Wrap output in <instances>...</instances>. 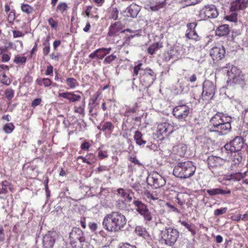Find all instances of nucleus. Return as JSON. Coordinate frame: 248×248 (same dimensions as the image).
Wrapping results in <instances>:
<instances>
[{
    "instance_id": "nucleus-1",
    "label": "nucleus",
    "mask_w": 248,
    "mask_h": 248,
    "mask_svg": "<svg viewBox=\"0 0 248 248\" xmlns=\"http://www.w3.org/2000/svg\"><path fill=\"white\" fill-rule=\"evenodd\" d=\"M210 132L217 133L219 135H226L232 129V118L222 112H217L210 121Z\"/></svg>"
},
{
    "instance_id": "nucleus-2",
    "label": "nucleus",
    "mask_w": 248,
    "mask_h": 248,
    "mask_svg": "<svg viewBox=\"0 0 248 248\" xmlns=\"http://www.w3.org/2000/svg\"><path fill=\"white\" fill-rule=\"evenodd\" d=\"M126 217L118 211L112 212L107 214L104 218V228L110 232L121 231L126 224Z\"/></svg>"
},
{
    "instance_id": "nucleus-3",
    "label": "nucleus",
    "mask_w": 248,
    "mask_h": 248,
    "mask_svg": "<svg viewBox=\"0 0 248 248\" xmlns=\"http://www.w3.org/2000/svg\"><path fill=\"white\" fill-rule=\"evenodd\" d=\"M196 167L191 161L178 163L173 169V174L180 179H187L192 176Z\"/></svg>"
},
{
    "instance_id": "nucleus-4",
    "label": "nucleus",
    "mask_w": 248,
    "mask_h": 248,
    "mask_svg": "<svg viewBox=\"0 0 248 248\" xmlns=\"http://www.w3.org/2000/svg\"><path fill=\"white\" fill-rule=\"evenodd\" d=\"M222 69L226 73L228 77L227 85L228 86H233L237 83H240L243 80V75L241 70L236 66L228 63L223 67Z\"/></svg>"
},
{
    "instance_id": "nucleus-5",
    "label": "nucleus",
    "mask_w": 248,
    "mask_h": 248,
    "mask_svg": "<svg viewBox=\"0 0 248 248\" xmlns=\"http://www.w3.org/2000/svg\"><path fill=\"white\" fill-rule=\"evenodd\" d=\"M160 241L169 247H172L176 242L179 237V231L172 227H165L161 231Z\"/></svg>"
},
{
    "instance_id": "nucleus-6",
    "label": "nucleus",
    "mask_w": 248,
    "mask_h": 248,
    "mask_svg": "<svg viewBox=\"0 0 248 248\" xmlns=\"http://www.w3.org/2000/svg\"><path fill=\"white\" fill-rule=\"evenodd\" d=\"M245 148L246 147L243 138L236 136L229 143H226L223 148H221V151L227 153V156H231L232 153L239 152Z\"/></svg>"
},
{
    "instance_id": "nucleus-7",
    "label": "nucleus",
    "mask_w": 248,
    "mask_h": 248,
    "mask_svg": "<svg viewBox=\"0 0 248 248\" xmlns=\"http://www.w3.org/2000/svg\"><path fill=\"white\" fill-rule=\"evenodd\" d=\"M217 91L216 84L210 80H205L202 84V92L200 95L199 99L202 98L203 100L211 99L213 98Z\"/></svg>"
},
{
    "instance_id": "nucleus-8",
    "label": "nucleus",
    "mask_w": 248,
    "mask_h": 248,
    "mask_svg": "<svg viewBox=\"0 0 248 248\" xmlns=\"http://www.w3.org/2000/svg\"><path fill=\"white\" fill-rule=\"evenodd\" d=\"M69 238L73 247H80L84 241V232L79 228H74L70 233Z\"/></svg>"
},
{
    "instance_id": "nucleus-9",
    "label": "nucleus",
    "mask_w": 248,
    "mask_h": 248,
    "mask_svg": "<svg viewBox=\"0 0 248 248\" xmlns=\"http://www.w3.org/2000/svg\"><path fill=\"white\" fill-rule=\"evenodd\" d=\"M141 72L140 82L146 87L150 86L156 79V74L150 68H146Z\"/></svg>"
},
{
    "instance_id": "nucleus-10",
    "label": "nucleus",
    "mask_w": 248,
    "mask_h": 248,
    "mask_svg": "<svg viewBox=\"0 0 248 248\" xmlns=\"http://www.w3.org/2000/svg\"><path fill=\"white\" fill-rule=\"evenodd\" d=\"M190 113L189 107L185 104H180L175 107L172 111L173 115L179 121H186Z\"/></svg>"
},
{
    "instance_id": "nucleus-11",
    "label": "nucleus",
    "mask_w": 248,
    "mask_h": 248,
    "mask_svg": "<svg viewBox=\"0 0 248 248\" xmlns=\"http://www.w3.org/2000/svg\"><path fill=\"white\" fill-rule=\"evenodd\" d=\"M147 182L149 185L155 188L161 187L166 184V180L164 177L156 171L153 172L147 178Z\"/></svg>"
},
{
    "instance_id": "nucleus-12",
    "label": "nucleus",
    "mask_w": 248,
    "mask_h": 248,
    "mask_svg": "<svg viewBox=\"0 0 248 248\" xmlns=\"http://www.w3.org/2000/svg\"><path fill=\"white\" fill-rule=\"evenodd\" d=\"M218 15L217 8L213 5L204 6L199 12V16L202 19L210 18H216Z\"/></svg>"
},
{
    "instance_id": "nucleus-13",
    "label": "nucleus",
    "mask_w": 248,
    "mask_h": 248,
    "mask_svg": "<svg viewBox=\"0 0 248 248\" xmlns=\"http://www.w3.org/2000/svg\"><path fill=\"white\" fill-rule=\"evenodd\" d=\"M226 161V158H222L213 155L209 156L207 160L209 169L213 173L217 175L218 173L216 171V169L222 166Z\"/></svg>"
},
{
    "instance_id": "nucleus-14",
    "label": "nucleus",
    "mask_w": 248,
    "mask_h": 248,
    "mask_svg": "<svg viewBox=\"0 0 248 248\" xmlns=\"http://www.w3.org/2000/svg\"><path fill=\"white\" fill-rule=\"evenodd\" d=\"M100 95V93L97 92L90 99L88 108L89 114L93 117L97 115V109L99 108V103L98 98Z\"/></svg>"
},
{
    "instance_id": "nucleus-15",
    "label": "nucleus",
    "mask_w": 248,
    "mask_h": 248,
    "mask_svg": "<svg viewBox=\"0 0 248 248\" xmlns=\"http://www.w3.org/2000/svg\"><path fill=\"white\" fill-rule=\"evenodd\" d=\"M173 131V126L168 123H163L158 125L157 128V137L162 136L161 139L167 137Z\"/></svg>"
},
{
    "instance_id": "nucleus-16",
    "label": "nucleus",
    "mask_w": 248,
    "mask_h": 248,
    "mask_svg": "<svg viewBox=\"0 0 248 248\" xmlns=\"http://www.w3.org/2000/svg\"><path fill=\"white\" fill-rule=\"evenodd\" d=\"M226 51L223 46H214L210 50V55L213 60H222L225 56Z\"/></svg>"
},
{
    "instance_id": "nucleus-17",
    "label": "nucleus",
    "mask_w": 248,
    "mask_h": 248,
    "mask_svg": "<svg viewBox=\"0 0 248 248\" xmlns=\"http://www.w3.org/2000/svg\"><path fill=\"white\" fill-rule=\"evenodd\" d=\"M154 37V41L156 42L151 45L148 48L147 52L151 55L154 54L156 51L163 47L162 43L159 41L163 37V34L160 33L159 35L153 34Z\"/></svg>"
},
{
    "instance_id": "nucleus-18",
    "label": "nucleus",
    "mask_w": 248,
    "mask_h": 248,
    "mask_svg": "<svg viewBox=\"0 0 248 248\" xmlns=\"http://www.w3.org/2000/svg\"><path fill=\"white\" fill-rule=\"evenodd\" d=\"M111 49V47L99 48L91 53L89 57L92 59L96 58V59L102 60L105 56L110 53Z\"/></svg>"
},
{
    "instance_id": "nucleus-19",
    "label": "nucleus",
    "mask_w": 248,
    "mask_h": 248,
    "mask_svg": "<svg viewBox=\"0 0 248 248\" xmlns=\"http://www.w3.org/2000/svg\"><path fill=\"white\" fill-rule=\"evenodd\" d=\"M140 10V7L136 4L133 3L130 5L121 14L124 17H135L137 16Z\"/></svg>"
},
{
    "instance_id": "nucleus-20",
    "label": "nucleus",
    "mask_w": 248,
    "mask_h": 248,
    "mask_svg": "<svg viewBox=\"0 0 248 248\" xmlns=\"http://www.w3.org/2000/svg\"><path fill=\"white\" fill-rule=\"evenodd\" d=\"M55 232H48L43 238V244L46 248H50L53 247L55 241L54 235Z\"/></svg>"
},
{
    "instance_id": "nucleus-21",
    "label": "nucleus",
    "mask_w": 248,
    "mask_h": 248,
    "mask_svg": "<svg viewBox=\"0 0 248 248\" xmlns=\"http://www.w3.org/2000/svg\"><path fill=\"white\" fill-rule=\"evenodd\" d=\"M58 97L66 99L70 103L79 101L81 99V96L77 95L73 92L59 93Z\"/></svg>"
},
{
    "instance_id": "nucleus-22",
    "label": "nucleus",
    "mask_w": 248,
    "mask_h": 248,
    "mask_svg": "<svg viewBox=\"0 0 248 248\" xmlns=\"http://www.w3.org/2000/svg\"><path fill=\"white\" fill-rule=\"evenodd\" d=\"M206 192L210 196H216L217 195H224L231 193V190L229 189H224L220 187L213 188L208 189Z\"/></svg>"
},
{
    "instance_id": "nucleus-23",
    "label": "nucleus",
    "mask_w": 248,
    "mask_h": 248,
    "mask_svg": "<svg viewBox=\"0 0 248 248\" xmlns=\"http://www.w3.org/2000/svg\"><path fill=\"white\" fill-rule=\"evenodd\" d=\"M133 204L136 211L140 215L148 208L147 205L136 197L133 198Z\"/></svg>"
},
{
    "instance_id": "nucleus-24",
    "label": "nucleus",
    "mask_w": 248,
    "mask_h": 248,
    "mask_svg": "<svg viewBox=\"0 0 248 248\" xmlns=\"http://www.w3.org/2000/svg\"><path fill=\"white\" fill-rule=\"evenodd\" d=\"M125 26L121 21H115L109 27V31H131L128 29H124Z\"/></svg>"
},
{
    "instance_id": "nucleus-25",
    "label": "nucleus",
    "mask_w": 248,
    "mask_h": 248,
    "mask_svg": "<svg viewBox=\"0 0 248 248\" xmlns=\"http://www.w3.org/2000/svg\"><path fill=\"white\" fill-rule=\"evenodd\" d=\"M114 128L113 124L110 122H102L98 127V128L101 129L104 132H108V133H111Z\"/></svg>"
},
{
    "instance_id": "nucleus-26",
    "label": "nucleus",
    "mask_w": 248,
    "mask_h": 248,
    "mask_svg": "<svg viewBox=\"0 0 248 248\" xmlns=\"http://www.w3.org/2000/svg\"><path fill=\"white\" fill-rule=\"evenodd\" d=\"M155 211H154L153 212H151L149 211L148 208L141 215L143 218L144 219L146 222H151L153 220V218H154L155 219V221H156V217L155 216L156 215V214H155Z\"/></svg>"
},
{
    "instance_id": "nucleus-27",
    "label": "nucleus",
    "mask_w": 248,
    "mask_h": 248,
    "mask_svg": "<svg viewBox=\"0 0 248 248\" xmlns=\"http://www.w3.org/2000/svg\"><path fill=\"white\" fill-rule=\"evenodd\" d=\"M245 4L242 0H236L231 4L230 10L231 11H237L244 7Z\"/></svg>"
},
{
    "instance_id": "nucleus-28",
    "label": "nucleus",
    "mask_w": 248,
    "mask_h": 248,
    "mask_svg": "<svg viewBox=\"0 0 248 248\" xmlns=\"http://www.w3.org/2000/svg\"><path fill=\"white\" fill-rule=\"evenodd\" d=\"M143 135L139 130L135 132L134 139L137 144L140 146H143L146 143L147 141L142 139Z\"/></svg>"
},
{
    "instance_id": "nucleus-29",
    "label": "nucleus",
    "mask_w": 248,
    "mask_h": 248,
    "mask_svg": "<svg viewBox=\"0 0 248 248\" xmlns=\"http://www.w3.org/2000/svg\"><path fill=\"white\" fill-rule=\"evenodd\" d=\"M97 8L93 6H88L86 9L83 12V14H85L88 17H93L97 16Z\"/></svg>"
},
{
    "instance_id": "nucleus-30",
    "label": "nucleus",
    "mask_w": 248,
    "mask_h": 248,
    "mask_svg": "<svg viewBox=\"0 0 248 248\" xmlns=\"http://www.w3.org/2000/svg\"><path fill=\"white\" fill-rule=\"evenodd\" d=\"M243 177V174L241 172H236L231 174L224 177V179L226 180H233L234 181H239Z\"/></svg>"
},
{
    "instance_id": "nucleus-31",
    "label": "nucleus",
    "mask_w": 248,
    "mask_h": 248,
    "mask_svg": "<svg viewBox=\"0 0 248 248\" xmlns=\"http://www.w3.org/2000/svg\"><path fill=\"white\" fill-rule=\"evenodd\" d=\"M119 10L116 7H111L108 9V17L114 20L118 19L119 15Z\"/></svg>"
},
{
    "instance_id": "nucleus-32",
    "label": "nucleus",
    "mask_w": 248,
    "mask_h": 248,
    "mask_svg": "<svg viewBox=\"0 0 248 248\" xmlns=\"http://www.w3.org/2000/svg\"><path fill=\"white\" fill-rule=\"evenodd\" d=\"M175 148L177 154L180 156H184L187 150V146L184 143H179Z\"/></svg>"
},
{
    "instance_id": "nucleus-33",
    "label": "nucleus",
    "mask_w": 248,
    "mask_h": 248,
    "mask_svg": "<svg viewBox=\"0 0 248 248\" xmlns=\"http://www.w3.org/2000/svg\"><path fill=\"white\" fill-rule=\"evenodd\" d=\"M135 232L138 235L142 236L144 238H146V236H148L147 231L146 229L142 226H137L135 229Z\"/></svg>"
},
{
    "instance_id": "nucleus-34",
    "label": "nucleus",
    "mask_w": 248,
    "mask_h": 248,
    "mask_svg": "<svg viewBox=\"0 0 248 248\" xmlns=\"http://www.w3.org/2000/svg\"><path fill=\"white\" fill-rule=\"evenodd\" d=\"M181 224L185 227L189 232H191L192 236H194L196 233L195 226L194 224H189L186 221H181Z\"/></svg>"
},
{
    "instance_id": "nucleus-35",
    "label": "nucleus",
    "mask_w": 248,
    "mask_h": 248,
    "mask_svg": "<svg viewBox=\"0 0 248 248\" xmlns=\"http://www.w3.org/2000/svg\"><path fill=\"white\" fill-rule=\"evenodd\" d=\"M38 84L40 85H44L45 87H48L52 84L51 80L48 78H38L36 80Z\"/></svg>"
},
{
    "instance_id": "nucleus-36",
    "label": "nucleus",
    "mask_w": 248,
    "mask_h": 248,
    "mask_svg": "<svg viewBox=\"0 0 248 248\" xmlns=\"http://www.w3.org/2000/svg\"><path fill=\"white\" fill-rule=\"evenodd\" d=\"M117 194L120 196L121 198H122L125 201L126 200V196H128V192H131V190L120 188L117 190Z\"/></svg>"
},
{
    "instance_id": "nucleus-37",
    "label": "nucleus",
    "mask_w": 248,
    "mask_h": 248,
    "mask_svg": "<svg viewBox=\"0 0 248 248\" xmlns=\"http://www.w3.org/2000/svg\"><path fill=\"white\" fill-rule=\"evenodd\" d=\"M21 9L23 13L27 15H30L32 13L33 11V7L28 4H22L21 6Z\"/></svg>"
},
{
    "instance_id": "nucleus-38",
    "label": "nucleus",
    "mask_w": 248,
    "mask_h": 248,
    "mask_svg": "<svg viewBox=\"0 0 248 248\" xmlns=\"http://www.w3.org/2000/svg\"><path fill=\"white\" fill-rule=\"evenodd\" d=\"M175 90L176 94H181L185 90V86L184 83L178 81L175 86Z\"/></svg>"
},
{
    "instance_id": "nucleus-39",
    "label": "nucleus",
    "mask_w": 248,
    "mask_h": 248,
    "mask_svg": "<svg viewBox=\"0 0 248 248\" xmlns=\"http://www.w3.org/2000/svg\"><path fill=\"white\" fill-rule=\"evenodd\" d=\"M66 81L67 85L71 89L75 88L78 85L77 80L74 78H68Z\"/></svg>"
},
{
    "instance_id": "nucleus-40",
    "label": "nucleus",
    "mask_w": 248,
    "mask_h": 248,
    "mask_svg": "<svg viewBox=\"0 0 248 248\" xmlns=\"http://www.w3.org/2000/svg\"><path fill=\"white\" fill-rule=\"evenodd\" d=\"M68 8L67 4L64 2H60L57 5L56 11L62 14Z\"/></svg>"
},
{
    "instance_id": "nucleus-41",
    "label": "nucleus",
    "mask_w": 248,
    "mask_h": 248,
    "mask_svg": "<svg viewBox=\"0 0 248 248\" xmlns=\"http://www.w3.org/2000/svg\"><path fill=\"white\" fill-rule=\"evenodd\" d=\"M186 36L189 39L193 40L196 41L199 40L200 38L197 32H187L186 34Z\"/></svg>"
},
{
    "instance_id": "nucleus-42",
    "label": "nucleus",
    "mask_w": 248,
    "mask_h": 248,
    "mask_svg": "<svg viewBox=\"0 0 248 248\" xmlns=\"http://www.w3.org/2000/svg\"><path fill=\"white\" fill-rule=\"evenodd\" d=\"M7 14V20L10 23H13L16 19V11L12 9Z\"/></svg>"
},
{
    "instance_id": "nucleus-43",
    "label": "nucleus",
    "mask_w": 248,
    "mask_h": 248,
    "mask_svg": "<svg viewBox=\"0 0 248 248\" xmlns=\"http://www.w3.org/2000/svg\"><path fill=\"white\" fill-rule=\"evenodd\" d=\"M231 218L232 220L236 221H238L240 219H242L243 220H246L248 219V213L245 214L243 216L240 214L232 216L231 217Z\"/></svg>"
},
{
    "instance_id": "nucleus-44",
    "label": "nucleus",
    "mask_w": 248,
    "mask_h": 248,
    "mask_svg": "<svg viewBox=\"0 0 248 248\" xmlns=\"http://www.w3.org/2000/svg\"><path fill=\"white\" fill-rule=\"evenodd\" d=\"M145 195L146 196L147 199L152 200L154 201L158 200L159 199L158 195L154 192H150L149 191H147L145 193Z\"/></svg>"
},
{
    "instance_id": "nucleus-45",
    "label": "nucleus",
    "mask_w": 248,
    "mask_h": 248,
    "mask_svg": "<svg viewBox=\"0 0 248 248\" xmlns=\"http://www.w3.org/2000/svg\"><path fill=\"white\" fill-rule=\"evenodd\" d=\"M85 105V99L82 102V105L78 107H74L75 112L80 114H84V107Z\"/></svg>"
},
{
    "instance_id": "nucleus-46",
    "label": "nucleus",
    "mask_w": 248,
    "mask_h": 248,
    "mask_svg": "<svg viewBox=\"0 0 248 248\" xmlns=\"http://www.w3.org/2000/svg\"><path fill=\"white\" fill-rule=\"evenodd\" d=\"M109 190L108 188H101L99 193V198L101 200H105L109 196Z\"/></svg>"
},
{
    "instance_id": "nucleus-47",
    "label": "nucleus",
    "mask_w": 248,
    "mask_h": 248,
    "mask_svg": "<svg viewBox=\"0 0 248 248\" xmlns=\"http://www.w3.org/2000/svg\"><path fill=\"white\" fill-rule=\"evenodd\" d=\"M15 126L12 123H8L4 125L3 127L4 131L7 133H11L14 129Z\"/></svg>"
},
{
    "instance_id": "nucleus-48",
    "label": "nucleus",
    "mask_w": 248,
    "mask_h": 248,
    "mask_svg": "<svg viewBox=\"0 0 248 248\" xmlns=\"http://www.w3.org/2000/svg\"><path fill=\"white\" fill-rule=\"evenodd\" d=\"M43 44L45 46L43 49V53L45 56H46L50 52V46L48 40H46Z\"/></svg>"
},
{
    "instance_id": "nucleus-49",
    "label": "nucleus",
    "mask_w": 248,
    "mask_h": 248,
    "mask_svg": "<svg viewBox=\"0 0 248 248\" xmlns=\"http://www.w3.org/2000/svg\"><path fill=\"white\" fill-rule=\"evenodd\" d=\"M166 5V2L165 1H162L161 2H159L157 3L155 5H152L150 7V8L152 11H157L159 9L163 8Z\"/></svg>"
},
{
    "instance_id": "nucleus-50",
    "label": "nucleus",
    "mask_w": 248,
    "mask_h": 248,
    "mask_svg": "<svg viewBox=\"0 0 248 248\" xmlns=\"http://www.w3.org/2000/svg\"><path fill=\"white\" fill-rule=\"evenodd\" d=\"M15 92L14 90L11 88L7 89L5 91V97L9 100H11L14 96Z\"/></svg>"
},
{
    "instance_id": "nucleus-51",
    "label": "nucleus",
    "mask_w": 248,
    "mask_h": 248,
    "mask_svg": "<svg viewBox=\"0 0 248 248\" xmlns=\"http://www.w3.org/2000/svg\"><path fill=\"white\" fill-rule=\"evenodd\" d=\"M116 59V56L114 54H111L110 55H108L107 56L104 61L103 63L104 64H110L113 61H114Z\"/></svg>"
},
{
    "instance_id": "nucleus-52",
    "label": "nucleus",
    "mask_w": 248,
    "mask_h": 248,
    "mask_svg": "<svg viewBox=\"0 0 248 248\" xmlns=\"http://www.w3.org/2000/svg\"><path fill=\"white\" fill-rule=\"evenodd\" d=\"M27 58L25 56H16L14 59V62L16 64H23L26 63Z\"/></svg>"
},
{
    "instance_id": "nucleus-53",
    "label": "nucleus",
    "mask_w": 248,
    "mask_h": 248,
    "mask_svg": "<svg viewBox=\"0 0 248 248\" xmlns=\"http://www.w3.org/2000/svg\"><path fill=\"white\" fill-rule=\"evenodd\" d=\"M138 107L137 103H135L134 106L132 107H127L125 110V114L127 116L130 115L131 114L134 113L136 111L137 108Z\"/></svg>"
},
{
    "instance_id": "nucleus-54",
    "label": "nucleus",
    "mask_w": 248,
    "mask_h": 248,
    "mask_svg": "<svg viewBox=\"0 0 248 248\" xmlns=\"http://www.w3.org/2000/svg\"><path fill=\"white\" fill-rule=\"evenodd\" d=\"M9 185V182L7 181H3L1 183L2 187L0 188V194H6L7 193V186Z\"/></svg>"
},
{
    "instance_id": "nucleus-55",
    "label": "nucleus",
    "mask_w": 248,
    "mask_h": 248,
    "mask_svg": "<svg viewBox=\"0 0 248 248\" xmlns=\"http://www.w3.org/2000/svg\"><path fill=\"white\" fill-rule=\"evenodd\" d=\"M237 14L232 13L229 16H227L225 17V19L232 22H237Z\"/></svg>"
},
{
    "instance_id": "nucleus-56",
    "label": "nucleus",
    "mask_w": 248,
    "mask_h": 248,
    "mask_svg": "<svg viewBox=\"0 0 248 248\" xmlns=\"http://www.w3.org/2000/svg\"><path fill=\"white\" fill-rule=\"evenodd\" d=\"M142 65L141 63H139L137 65L135 66L134 67V75L133 76H137L138 74H140V73L141 71H144V69L141 68V66Z\"/></svg>"
},
{
    "instance_id": "nucleus-57",
    "label": "nucleus",
    "mask_w": 248,
    "mask_h": 248,
    "mask_svg": "<svg viewBox=\"0 0 248 248\" xmlns=\"http://www.w3.org/2000/svg\"><path fill=\"white\" fill-rule=\"evenodd\" d=\"M184 194L182 193L178 194L177 196L176 197V202L181 206H183L186 203V201L182 200V197H183Z\"/></svg>"
},
{
    "instance_id": "nucleus-58",
    "label": "nucleus",
    "mask_w": 248,
    "mask_h": 248,
    "mask_svg": "<svg viewBox=\"0 0 248 248\" xmlns=\"http://www.w3.org/2000/svg\"><path fill=\"white\" fill-rule=\"evenodd\" d=\"M70 194L67 187H64L62 188L60 196L61 198L67 197Z\"/></svg>"
},
{
    "instance_id": "nucleus-59",
    "label": "nucleus",
    "mask_w": 248,
    "mask_h": 248,
    "mask_svg": "<svg viewBox=\"0 0 248 248\" xmlns=\"http://www.w3.org/2000/svg\"><path fill=\"white\" fill-rule=\"evenodd\" d=\"M173 50H170L164 54V60L166 61H169L170 59L173 57Z\"/></svg>"
},
{
    "instance_id": "nucleus-60",
    "label": "nucleus",
    "mask_w": 248,
    "mask_h": 248,
    "mask_svg": "<svg viewBox=\"0 0 248 248\" xmlns=\"http://www.w3.org/2000/svg\"><path fill=\"white\" fill-rule=\"evenodd\" d=\"M227 210V207L216 209L214 211V215L216 216H220L221 215H222V214L225 213L226 212Z\"/></svg>"
},
{
    "instance_id": "nucleus-61",
    "label": "nucleus",
    "mask_w": 248,
    "mask_h": 248,
    "mask_svg": "<svg viewBox=\"0 0 248 248\" xmlns=\"http://www.w3.org/2000/svg\"><path fill=\"white\" fill-rule=\"evenodd\" d=\"M166 206L170 209V212H174L177 213H180L179 210L176 207L171 205L169 202H166Z\"/></svg>"
},
{
    "instance_id": "nucleus-62",
    "label": "nucleus",
    "mask_w": 248,
    "mask_h": 248,
    "mask_svg": "<svg viewBox=\"0 0 248 248\" xmlns=\"http://www.w3.org/2000/svg\"><path fill=\"white\" fill-rule=\"evenodd\" d=\"M197 26V22L194 21L193 22L189 23L187 24V30L189 31H194V30Z\"/></svg>"
},
{
    "instance_id": "nucleus-63",
    "label": "nucleus",
    "mask_w": 248,
    "mask_h": 248,
    "mask_svg": "<svg viewBox=\"0 0 248 248\" xmlns=\"http://www.w3.org/2000/svg\"><path fill=\"white\" fill-rule=\"evenodd\" d=\"M48 23L52 29H56L58 27V22L56 21L53 18H50L48 20Z\"/></svg>"
},
{
    "instance_id": "nucleus-64",
    "label": "nucleus",
    "mask_w": 248,
    "mask_h": 248,
    "mask_svg": "<svg viewBox=\"0 0 248 248\" xmlns=\"http://www.w3.org/2000/svg\"><path fill=\"white\" fill-rule=\"evenodd\" d=\"M1 82L6 85H9L10 83V81L9 79L8 78L7 76L4 73L1 75Z\"/></svg>"
}]
</instances>
